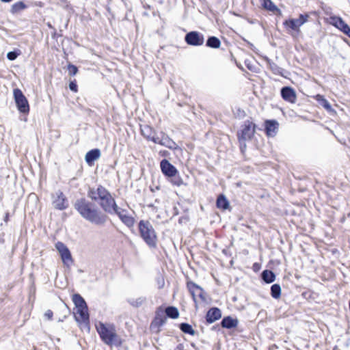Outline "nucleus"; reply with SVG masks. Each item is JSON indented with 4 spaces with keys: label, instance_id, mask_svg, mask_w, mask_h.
Listing matches in <instances>:
<instances>
[{
    "label": "nucleus",
    "instance_id": "nucleus-9",
    "mask_svg": "<svg viewBox=\"0 0 350 350\" xmlns=\"http://www.w3.org/2000/svg\"><path fill=\"white\" fill-rule=\"evenodd\" d=\"M55 246L59 254L64 265L68 268L70 267L74 264V259L68 247L61 241H57Z\"/></svg>",
    "mask_w": 350,
    "mask_h": 350
},
{
    "label": "nucleus",
    "instance_id": "nucleus-7",
    "mask_svg": "<svg viewBox=\"0 0 350 350\" xmlns=\"http://www.w3.org/2000/svg\"><path fill=\"white\" fill-rule=\"evenodd\" d=\"M167 317L175 319V307L170 306L166 308H164L163 306L159 307L155 311V316L150 323V330L159 332Z\"/></svg>",
    "mask_w": 350,
    "mask_h": 350
},
{
    "label": "nucleus",
    "instance_id": "nucleus-10",
    "mask_svg": "<svg viewBox=\"0 0 350 350\" xmlns=\"http://www.w3.org/2000/svg\"><path fill=\"white\" fill-rule=\"evenodd\" d=\"M13 95L18 111L23 113H29L30 109L29 103L23 92L18 88H15L13 90Z\"/></svg>",
    "mask_w": 350,
    "mask_h": 350
},
{
    "label": "nucleus",
    "instance_id": "nucleus-20",
    "mask_svg": "<svg viewBox=\"0 0 350 350\" xmlns=\"http://www.w3.org/2000/svg\"><path fill=\"white\" fill-rule=\"evenodd\" d=\"M100 157V151L98 148L92 149L88 151L85 157V159L86 163L92 166L94 164V162L98 159Z\"/></svg>",
    "mask_w": 350,
    "mask_h": 350
},
{
    "label": "nucleus",
    "instance_id": "nucleus-21",
    "mask_svg": "<svg viewBox=\"0 0 350 350\" xmlns=\"http://www.w3.org/2000/svg\"><path fill=\"white\" fill-rule=\"evenodd\" d=\"M265 60L267 62V64L269 69L271 70V72L274 75L286 77V75L284 73L285 70L283 68L278 66L275 63H274L273 62H272L271 59H269L267 57H266Z\"/></svg>",
    "mask_w": 350,
    "mask_h": 350
},
{
    "label": "nucleus",
    "instance_id": "nucleus-39",
    "mask_svg": "<svg viewBox=\"0 0 350 350\" xmlns=\"http://www.w3.org/2000/svg\"><path fill=\"white\" fill-rule=\"evenodd\" d=\"M179 223L182 224L183 222H187L188 221V218L187 217H183V218H180L179 219Z\"/></svg>",
    "mask_w": 350,
    "mask_h": 350
},
{
    "label": "nucleus",
    "instance_id": "nucleus-25",
    "mask_svg": "<svg viewBox=\"0 0 350 350\" xmlns=\"http://www.w3.org/2000/svg\"><path fill=\"white\" fill-rule=\"evenodd\" d=\"M217 206L219 208L226 210L229 206V202L226 197L223 195H220L217 200Z\"/></svg>",
    "mask_w": 350,
    "mask_h": 350
},
{
    "label": "nucleus",
    "instance_id": "nucleus-34",
    "mask_svg": "<svg viewBox=\"0 0 350 350\" xmlns=\"http://www.w3.org/2000/svg\"><path fill=\"white\" fill-rule=\"evenodd\" d=\"M69 88L71 91L73 92H78V86L77 85V81L75 79L70 81L69 83Z\"/></svg>",
    "mask_w": 350,
    "mask_h": 350
},
{
    "label": "nucleus",
    "instance_id": "nucleus-3",
    "mask_svg": "<svg viewBox=\"0 0 350 350\" xmlns=\"http://www.w3.org/2000/svg\"><path fill=\"white\" fill-rule=\"evenodd\" d=\"M88 196L92 200L99 201L100 207L106 213H111L117 204L111 193L100 185L96 188H90Z\"/></svg>",
    "mask_w": 350,
    "mask_h": 350
},
{
    "label": "nucleus",
    "instance_id": "nucleus-28",
    "mask_svg": "<svg viewBox=\"0 0 350 350\" xmlns=\"http://www.w3.org/2000/svg\"><path fill=\"white\" fill-rule=\"evenodd\" d=\"M271 295L275 299H278L281 295V287L278 284H274L271 287Z\"/></svg>",
    "mask_w": 350,
    "mask_h": 350
},
{
    "label": "nucleus",
    "instance_id": "nucleus-32",
    "mask_svg": "<svg viewBox=\"0 0 350 350\" xmlns=\"http://www.w3.org/2000/svg\"><path fill=\"white\" fill-rule=\"evenodd\" d=\"M21 53L20 50H15L14 51H10L7 54V57L10 60H14L16 57L20 55Z\"/></svg>",
    "mask_w": 350,
    "mask_h": 350
},
{
    "label": "nucleus",
    "instance_id": "nucleus-6",
    "mask_svg": "<svg viewBox=\"0 0 350 350\" xmlns=\"http://www.w3.org/2000/svg\"><path fill=\"white\" fill-rule=\"evenodd\" d=\"M140 131L142 136L147 140L152 141L155 144L166 146L169 148H172L174 142L163 132L157 135L153 128L148 124L142 125Z\"/></svg>",
    "mask_w": 350,
    "mask_h": 350
},
{
    "label": "nucleus",
    "instance_id": "nucleus-19",
    "mask_svg": "<svg viewBox=\"0 0 350 350\" xmlns=\"http://www.w3.org/2000/svg\"><path fill=\"white\" fill-rule=\"evenodd\" d=\"M221 317V310L217 308H212L207 312L206 320L208 323H212L219 319Z\"/></svg>",
    "mask_w": 350,
    "mask_h": 350
},
{
    "label": "nucleus",
    "instance_id": "nucleus-33",
    "mask_svg": "<svg viewBox=\"0 0 350 350\" xmlns=\"http://www.w3.org/2000/svg\"><path fill=\"white\" fill-rule=\"evenodd\" d=\"M112 213H116L118 217H120V215L129 214L127 210L119 208L118 204H116V208L112 210Z\"/></svg>",
    "mask_w": 350,
    "mask_h": 350
},
{
    "label": "nucleus",
    "instance_id": "nucleus-36",
    "mask_svg": "<svg viewBox=\"0 0 350 350\" xmlns=\"http://www.w3.org/2000/svg\"><path fill=\"white\" fill-rule=\"evenodd\" d=\"M206 44H220V41L216 37H211L208 40Z\"/></svg>",
    "mask_w": 350,
    "mask_h": 350
},
{
    "label": "nucleus",
    "instance_id": "nucleus-2",
    "mask_svg": "<svg viewBox=\"0 0 350 350\" xmlns=\"http://www.w3.org/2000/svg\"><path fill=\"white\" fill-rule=\"evenodd\" d=\"M95 328L101 341L106 345L110 347L122 346L124 340L118 334L116 326L113 323L98 321L96 323Z\"/></svg>",
    "mask_w": 350,
    "mask_h": 350
},
{
    "label": "nucleus",
    "instance_id": "nucleus-42",
    "mask_svg": "<svg viewBox=\"0 0 350 350\" xmlns=\"http://www.w3.org/2000/svg\"><path fill=\"white\" fill-rule=\"evenodd\" d=\"M179 316V312L178 311V309L176 308V319Z\"/></svg>",
    "mask_w": 350,
    "mask_h": 350
},
{
    "label": "nucleus",
    "instance_id": "nucleus-30",
    "mask_svg": "<svg viewBox=\"0 0 350 350\" xmlns=\"http://www.w3.org/2000/svg\"><path fill=\"white\" fill-rule=\"evenodd\" d=\"M317 100L321 103V105L327 110H332V106L329 104V103L323 96L321 95L317 96Z\"/></svg>",
    "mask_w": 350,
    "mask_h": 350
},
{
    "label": "nucleus",
    "instance_id": "nucleus-27",
    "mask_svg": "<svg viewBox=\"0 0 350 350\" xmlns=\"http://www.w3.org/2000/svg\"><path fill=\"white\" fill-rule=\"evenodd\" d=\"M264 8L271 11H278V8L272 3L271 0H260Z\"/></svg>",
    "mask_w": 350,
    "mask_h": 350
},
{
    "label": "nucleus",
    "instance_id": "nucleus-15",
    "mask_svg": "<svg viewBox=\"0 0 350 350\" xmlns=\"http://www.w3.org/2000/svg\"><path fill=\"white\" fill-rule=\"evenodd\" d=\"M281 96L282 98L288 102L294 103L296 100V94L291 87H284L281 90Z\"/></svg>",
    "mask_w": 350,
    "mask_h": 350
},
{
    "label": "nucleus",
    "instance_id": "nucleus-5",
    "mask_svg": "<svg viewBox=\"0 0 350 350\" xmlns=\"http://www.w3.org/2000/svg\"><path fill=\"white\" fill-rule=\"evenodd\" d=\"M140 237L150 249H155L158 237L155 230L148 220H140L138 223Z\"/></svg>",
    "mask_w": 350,
    "mask_h": 350
},
{
    "label": "nucleus",
    "instance_id": "nucleus-41",
    "mask_svg": "<svg viewBox=\"0 0 350 350\" xmlns=\"http://www.w3.org/2000/svg\"><path fill=\"white\" fill-rule=\"evenodd\" d=\"M2 2H4V3H10L11 2L12 0H1Z\"/></svg>",
    "mask_w": 350,
    "mask_h": 350
},
{
    "label": "nucleus",
    "instance_id": "nucleus-8",
    "mask_svg": "<svg viewBox=\"0 0 350 350\" xmlns=\"http://www.w3.org/2000/svg\"><path fill=\"white\" fill-rule=\"evenodd\" d=\"M187 287L197 307L198 304L207 303V295L204 289L196 284L189 282Z\"/></svg>",
    "mask_w": 350,
    "mask_h": 350
},
{
    "label": "nucleus",
    "instance_id": "nucleus-38",
    "mask_svg": "<svg viewBox=\"0 0 350 350\" xmlns=\"http://www.w3.org/2000/svg\"><path fill=\"white\" fill-rule=\"evenodd\" d=\"M3 221L5 223H8L10 221V213L8 212L5 213L4 217H3Z\"/></svg>",
    "mask_w": 350,
    "mask_h": 350
},
{
    "label": "nucleus",
    "instance_id": "nucleus-13",
    "mask_svg": "<svg viewBox=\"0 0 350 350\" xmlns=\"http://www.w3.org/2000/svg\"><path fill=\"white\" fill-rule=\"evenodd\" d=\"M327 20L329 24L334 26L350 38V27L340 17L332 16Z\"/></svg>",
    "mask_w": 350,
    "mask_h": 350
},
{
    "label": "nucleus",
    "instance_id": "nucleus-1",
    "mask_svg": "<svg viewBox=\"0 0 350 350\" xmlns=\"http://www.w3.org/2000/svg\"><path fill=\"white\" fill-rule=\"evenodd\" d=\"M74 208L83 219L95 225L102 226L108 219L107 215L85 198L77 199L74 204Z\"/></svg>",
    "mask_w": 350,
    "mask_h": 350
},
{
    "label": "nucleus",
    "instance_id": "nucleus-22",
    "mask_svg": "<svg viewBox=\"0 0 350 350\" xmlns=\"http://www.w3.org/2000/svg\"><path fill=\"white\" fill-rule=\"evenodd\" d=\"M238 323L239 322L237 319H233L228 316L222 319L221 325L224 328L232 329L236 327L238 325Z\"/></svg>",
    "mask_w": 350,
    "mask_h": 350
},
{
    "label": "nucleus",
    "instance_id": "nucleus-43",
    "mask_svg": "<svg viewBox=\"0 0 350 350\" xmlns=\"http://www.w3.org/2000/svg\"><path fill=\"white\" fill-rule=\"evenodd\" d=\"M48 26H49V27L53 29V27H52V25L50 23H48Z\"/></svg>",
    "mask_w": 350,
    "mask_h": 350
},
{
    "label": "nucleus",
    "instance_id": "nucleus-26",
    "mask_svg": "<svg viewBox=\"0 0 350 350\" xmlns=\"http://www.w3.org/2000/svg\"><path fill=\"white\" fill-rule=\"evenodd\" d=\"M27 8V5L23 1H18L12 5L10 12L12 14H16Z\"/></svg>",
    "mask_w": 350,
    "mask_h": 350
},
{
    "label": "nucleus",
    "instance_id": "nucleus-14",
    "mask_svg": "<svg viewBox=\"0 0 350 350\" xmlns=\"http://www.w3.org/2000/svg\"><path fill=\"white\" fill-rule=\"evenodd\" d=\"M160 167L163 174L169 177L175 176V167L172 165L167 159H163L161 161Z\"/></svg>",
    "mask_w": 350,
    "mask_h": 350
},
{
    "label": "nucleus",
    "instance_id": "nucleus-31",
    "mask_svg": "<svg viewBox=\"0 0 350 350\" xmlns=\"http://www.w3.org/2000/svg\"><path fill=\"white\" fill-rule=\"evenodd\" d=\"M67 70L70 76L75 75L79 71L78 68L70 63L68 64Z\"/></svg>",
    "mask_w": 350,
    "mask_h": 350
},
{
    "label": "nucleus",
    "instance_id": "nucleus-24",
    "mask_svg": "<svg viewBox=\"0 0 350 350\" xmlns=\"http://www.w3.org/2000/svg\"><path fill=\"white\" fill-rule=\"evenodd\" d=\"M262 279L266 283H271L275 279V275L272 271L270 270H265L262 272Z\"/></svg>",
    "mask_w": 350,
    "mask_h": 350
},
{
    "label": "nucleus",
    "instance_id": "nucleus-23",
    "mask_svg": "<svg viewBox=\"0 0 350 350\" xmlns=\"http://www.w3.org/2000/svg\"><path fill=\"white\" fill-rule=\"evenodd\" d=\"M118 217L120 221L128 228H133L135 226V219L131 215H120Z\"/></svg>",
    "mask_w": 350,
    "mask_h": 350
},
{
    "label": "nucleus",
    "instance_id": "nucleus-11",
    "mask_svg": "<svg viewBox=\"0 0 350 350\" xmlns=\"http://www.w3.org/2000/svg\"><path fill=\"white\" fill-rule=\"evenodd\" d=\"M241 127L240 132L238 133L239 141L241 142L242 141L245 142L250 139L255 133V124L251 120H247L244 122Z\"/></svg>",
    "mask_w": 350,
    "mask_h": 350
},
{
    "label": "nucleus",
    "instance_id": "nucleus-37",
    "mask_svg": "<svg viewBox=\"0 0 350 350\" xmlns=\"http://www.w3.org/2000/svg\"><path fill=\"white\" fill-rule=\"evenodd\" d=\"M45 316L48 318V319L51 320L53 318V313L51 310H47L45 313Z\"/></svg>",
    "mask_w": 350,
    "mask_h": 350
},
{
    "label": "nucleus",
    "instance_id": "nucleus-29",
    "mask_svg": "<svg viewBox=\"0 0 350 350\" xmlns=\"http://www.w3.org/2000/svg\"><path fill=\"white\" fill-rule=\"evenodd\" d=\"M179 327L180 330L185 334H188L191 336H193L195 334L194 329L192 328L191 325L188 323H183Z\"/></svg>",
    "mask_w": 350,
    "mask_h": 350
},
{
    "label": "nucleus",
    "instance_id": "nucleus-4",
    "mask_svg": "<svg viewBox=\"0 0 350 350\" xmlns=\"http://www.w3.org/2000/svg\"><path fill=\"white\" fill-rule=\"evenodd\" d=\"M72 301L75 304L73 308L75 320L81 329L87 328L89 329L90 326V314L85 299L80 294L75 293L72 296Z\"/></svg>",
    "mask_w": 350,
    "mask_h": 350
},
{
    "label": "nucleus",
    "instance_id": "nucleus-18",
    "mask_svg": "<svg viewBox=\"0 0 350 350\" xmlns=\"http://www.w3.org/2000/svg\"><path fill=\"white\" fill-rule=\"evenodd\" d=\"M278 123L276 120H267L265 122V131L268 136L273 137L276 135Z\"/></svg>",
    "mask_w": 350,
    "mask_h": 350
},
{
    "label": "nucleus",
    "instance_id": "nucleus-12",
    "mask_svg": "<svg viewBox=\"0 0 350 350\" xmlns=\"http://www.w3.org/2000/svg\"><path fill=\"white\" fill-rule=\"evenodd\" d=\"M308 15L301 14L297 19H288L284 22V25L288 31L299 30V28L308 21Z\"/></svg>",
    "mask_w": 350,
    "mask_h": 350
},
{
    "label": "nucleus",
    "instance_id": "nucleus-35",
    "mask_svg": "<svg viewBox=\"0 0 350 350\" xmlns=\"http://www.w3.org/2000/svg\"><path fill=\"white\" fill-rule=\"evenodd\" d=\"M245 66H247V68L250 70H251V71H252V72H256V65H254V64H252V63L251 62V61H250V60H248V59H246V60L245 61Z\"/></svg>",
    "mask_w": 350,
    "mask_h": 350
},
{
    "label": "nucleus",
    "instance_id": "nucleus-17",
    "mask_svg": "<svg viewBox=\"0 0 350 350\" xmlns=\"http://www.w3.org/2000/svg\"><path fill=\"white\" fill-rule=\"evenodd\" d=\"M54 206L58 210H64L68 208V204L66 196L60 192L56 199L53 201Z\"/></svg>",
    "mask_w": 350,
    "mask_h": 350
},
{
    "label": "nucleus",
    "instance_id": "nucleus-40",
    "mask_svg": "<svg viewBox=\"0 0 350 350\" xmlns=\"http://www.w3.org/2000/svg\"><path fill=\"white\" fill-rule=\"evenodd\" d=\"M209 46L212 47V48H219L220 46V45H208Z\"/></svg>",
    "mask_w": 350,
    "mask_h": 350
},
{
    "label": "nucleus",
    "instance_id": "nucleus-16",
    "mask_svg": "<svg viewBox=\"0 0 350 350\" xmlns=\"http://www.w3.org/2000/svg\"><path fill=\"white\" fill-rule=\"evenodd\" d=\"M185 40L187 44H202L204 39L202 34L197 31H191L187 34Z\"/></svg>",
    "mask_w": 350,
    "mask_h": 350
}]
</instances>
